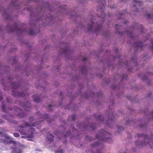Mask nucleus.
Masks as SVG:
<instances>
[{"mask_svg":"<svg viewBox=\"0 0 153 153\" xmlns=\"http://www.w3.org/2000/svg\"><path fill=\"white\" fill-rule=\"evenodd\" d=\"M34 126L33 124H29L26 121L23 122L22 125H20L19 128V131L21 135H26L29 138H32L33 137V132L35 131L34 128H30L28 130L27 133L25 128V127H29L31 126Z\"/></svg>","mask_w":153,"mask_h":153,"instance_id":"1","label":"nucleus"},{"mask_svg":"<svg viewBox=\"0 0 153 153\" xmlns=\"http://www.w3.org/2000/svg\"><path fill=\"white\" fill-rule=\"evenodd\" d=\"M137 136L138 137H143L144 138V141L139 143L138 141L135 143L136 145L138 147H142L145 145H149L152 149H153V136L151 135V137L149 138V137L146 135H144L142 133H137Z\"/></svg>","mask_w":153,"mask_h":153,"instance_id":"2","label":"nucleus"},{"mask_svg":"<svg viewBox=\"0 0 153 153\" xmlns=\"http://www.w3.org/2000/svg\"><path fill=\"white\" fill-rule=\"evenodd\" d=\"M110 134L106 131L105 130H101L99 134H97L96 137L99 141H105L109 143L111 139L109 137Z\"/></svg>","mask_w":153,"mask_h":153,"instance_id":"3","label":"nucleus"},{"mask_svg":"<svg viewBox=\"0 0 153 153\" xmlns=\"http://www.w3.org/2000/svg\"><path fill=\"white\" fill-rule=\"evenodd\" d=\"M3 141L5 143L7 144H9L10 145L12 144L15 147L11 148L12 149L13 151H14L15 148L16 149L20 147V146H18V145L16 144V142L14 141L12 138L9 136L6 135L5 138L3 140Z\"/></svg>","mask_w":153,"mask_h":153,"instance_id":"4","label":"nucleus"},{"mask_svg":"<svg viewBox=\"0 0 153 153\" xmlns=\"http://www.w3.org/2000/svg\"><path fill=\"white\" fill-rule=\"evenodd\" d=\"M7 29L9 32H12L14 31H16L18 33H23L25 31V30L19 28L18 24L16 23L12 27L10 25H9L7 27Z\"/></svg>","mask_w":153,"mask_h":153,"instance_id":"5","label":"nucleus"},{"mask_svg":"<svg viewBox=\"0 0 153 153\" xmlns=\"http://www.w3.org/2000/svg\"><path fill=\"white\" fill-rule=\"evenodd\" d=\"M152 9L151 10V13L150 14L147 12L145 8H141V12L143 13V15L145 16H146L148 18H152V17H153V6L152 8Z\"/></svg>","mask_w":153,"mask_h":153,"instance_id":"6","label":"nucleus"},{"mask_svg":"<svg viewBox=\"0 0 153 153\" xmlns=\"http://www.w3.org/2000/svg\"><path fill=\"white\" fill-rule=\"evenodd\" d=\"M1 12L6 19L9 20L11 19L10 18L11 16L8 14L7 10L4 8H3L2 9L1 11Z\"/></svg>","mask_w":153,"mask_h":153,"instance_id":"7","label":"nucleus"},{"mask_svg":"<svg viewBox=\"0 0 153 153\" xmlns=\"http://www.w3.org/2000/svg\"><path fill=\"white\" fill-rule=\"evenodd\" d=\"M26 95L27 96H28V94L26 92H19L18 91H16L13 93V95L15 97L17 96L24 97Z\"/></svg>","mask_w":153,"mask_h":153,"instance_id":"8","label":"nucleus"},{"mask_svg":"<svg viewBox=\"0 0 153 153\" xmlns=\"http://www.w3.org/2000/svg\"><path fill=\"white\" fill-rule=\"evenodd\" d=\"M132 4L134 7H135L137 5L140 7L142 5L143 3L139 0H133Z\"/></svg>","mask_w":153,"mask_h":153,"instance_id":"9","label":"nucleus"},{"mask_svg":"<svg viewBox=\"0 0 153 153\" xmlns=\"http://www.w3.org/2000/svg\"><path fill=\"white\" fill-rule=\"evenodd\" d=\"M143 45L142 42H134V46L135 47V48L138 50L139 49H140V50H142Z\"/></svg>","mask_w":153,"mask_h":153,"instance_id":"10","label":"nucleus"},{"mask_svg":"<svg viewBox=\"0 0 153 153\" xmlns=\"http://www.w3.org/2000/svg\"><path fill=\"white\" fill-rule=\"evenodd\" d=\"M14 109L15 110V111H16V112L18 114L20 117H24L25 116V115L23 113H22V110H21L20 108H14Z\"/></svg>","mask_w":153,"mask_h":153,"instance_id":"11","label":"nucleus"},{"mask_svg":"<svg viewBox=\"0 0 153 153\" xmlns=\"http://www.w3.org/2000/svg\"><path fill=\"white\" fill-rule=\"evenodd\" d=\"M53 136L52 134L48 133L47 134V139L49 142H51L53 141Z\"/></svg>","mask_w":153,"mask_h":153,"instance_id":"12","label":"nucleus"},{"mask_svg":"<svg viewBox=\"0 0 153 153\" xmlns=\"http://www.w3.org/2000/svg\"><path fill=\"white\" fill-rule=\"evenodd\" d=\"M125 34L130 38V40H134V38L133 33L129 31H126Z\"/></svg>","mask_w":153,"mask_h":153,"instance_id":"13","label":"nucleus"},{"mask_svg":"<svg viewBox=\"0 0 153 153\" xmlns=\"http://www.w3.org/2000/svg\"><path fill=\"white\" fill-rule=\"evenodd\" d=\"M33 100L34 102H39L40 101V98L38 94L34 95L33 96Z\"/></svg>","mask_w":153,"mask_h":153,"instance_id":"14","label":"nucleus"},{"mask_svg":"<svg viewBox=\"0 0 153 153\" xmlns=\"http://www.w3.org/2000/svg\"><path fill=\"white\" fill-rule=\"evenodd\" d=\"M10 5L12 6L15 7L18 6V2L17 0H12L10 3Z\"/></svg>","mask_w":153,"mask_h":153,"instance_id":"15","label":"nucleus"},{"mask_svg":"<svg viewBox=\"0 0 153 153\" xmlns=\"http://www.w3.org/2000/svg\"><path fill=\"white\" fill-rule=\"evenodd\" d=\"M94 117L98 120L101 121H103L104 119L102 115H98L97 114H95L94 115Z\"/></svg>","mask_w":153,"mask_h":153,"instance_id":"16","label":"nucleus"},{"mask_svg":"<svg viewBox=\"0 0 153 153\" xmlns=\"http://www.w3.org/2000/svg\"><path fill=\"white\" fill-rule=\"evenodd\" d=\"M22 150L19 147V148L14 149V151L11 152V153H21Z\"/></svg>","mask_w":153,"mask_h":153,"instance_id":"17","label":"nucleus"},{"mask_svg":"<svg viewBox=\"0 0 153 153\" xmlns=\"http://www.w3.org/2000/svg\"><path fill=\"white\" fill-rule=\"evenodd\" d=\"M81 71L82 73L85 74L87 72V68L84 66H82L81 68Z\"/></svg>","mask_w":153,"mask_h":153,"instance_id":"18","label":"nucleus"},{"mask_svg":"<svg viewBox=\"0 0 153 153\" xmlns=\"http://www.w3.org/2000/svg\"><path fill=\"white\" fill-rule=\"evenodd\" d=\"M12 86L13 88L14 89H16L19 87V84L13 82L12 83Z\"/></svg>","mask_w":153,"mask_h":153,"instance_id":"19","label":"nucleus"},{"mask_svg":"<svg viewBox=\"0 0 153 153\" xmlns=\"http://www.w3.org/2000/svg\"><path fill=\"white\" fill-rule=\"evenodd\" d=\"M41 116L42 117H43L44 119V120H45L47 121L48 119V118L49 115L47 114H45L43 115H42L41 114Z\"/></svg>","mask_w":153,"mask_h":153,"instance_id":"20","label":"nucleus"},{"mask_svg":"<svg viewBox=\"0 0 153 153\" xmlns=\"http://www.w3.org/2000/svg\"><path fill=\"white\" fill-rule=\"evenodd\" d=\"M136 56H134L131 59L132 61H133L134 63V64L135 65H137V60L136 59Z\"/></svg>","mask_w":153,"mask_h":153,"instance_id":"21","label":"nucleus"},{"mask_svg":"<svg viewBox=\"0 0 153 153\" xmlns=\"http://www.w3.org/2000/svg\"><path fill=\"white\" fill-rule=\"evenodd\" d=\"M61 51L62 52V53H67L69 52L68 48H65L62 49Z\"/></svg>","mask_w":153,"mask_h":153,"instance_id":"22","label":"nucleus"},{"mask_svg":"<svg viewBox=\"0 0 153 153\" xmlns=\"http://www.w3.org/2000/svg\"><path fill=\"white\" fill-rule=\"evenodd\" d=\"M23 107V109L25 111H27L30 109L29 107L27 105H24Z\"/></svg>","mask_w":153,"mask_h":153,"instance_id":"23","label":"nucleus"},{"mask_svg":"<svg viewBox=\"0 0 153 153\" xmlns=\"http://www.w3.org/2000/svg\"><path fill=\"white\" fill-rule=\"evenodd\" d=\"M126 12V10L124 13H119V15L120 16H119V18L120 19H122L123 18V16L124 15V13H125Z\"/></svg>","mask_w":153,"mask_h":153,"instance_id":"24","label":"nucleus"},{"mask_svg":"<svg viewBox=\"0 0 153 153\" xmlns=\"http://www.w3.org/2000/svg\"><path fill=\"white\" fill-rule=\"evenodd\" d=\"M140 27V31L142 33H144V30H145L144 29V28L143 26L140 25L139 26Z\"/></svg>","mask_w":153,"mask_h":153,"instance_id":"25","label":"nucleus"},{"mask_svg":"<svg viewBox=\"0 0 153 153\" xmlns=\"http://www.w3.org/2000/svg\"><path fill=\"white\" fill-rule=\"evenodd\" d=\"M100 144V143H99V142L97 143V142H95L93 144H91V145H92V146L93 147H95L97 146L98 145H99Z\"/></svg>","mask_w":153,"mask_h":153,"instance_id":"26","label":"nucleus"},{"mask_svg":"<svg viewBox=\"0 0 153 153\" xmlns=\"http://www.w3.org/2000/svg\"><path fill=\"white\" fill-rule=\"evenodd\" d=\"M29 33L30 35H34L36 33L33 30H30L29 31Z\"/></svg>","mask_w":153,"mask_h":153,"instance_id":"27","label":"nucleus"},{"mask_svg":"<svg viewBox=\"0 0 153 153\" xmlns=\"http://www.w3.org/2000/svg\"><path fill=\"white\" fill-rule=\"evenodd\" d=\"M85 139L86 140H88L89 141H91L92 140V138L91 137L86 136H85Z\"/></svg>","mask_w":153,"mask_h":153,"instance_id":"28","label":"nucleus"},{"mask_svg":"<svg viewBox=\"0 0 153 153\" xmlns=\"http://www.w3.org/2000/svg\"><path fill=\"white\" fill-rule=\"evenodd\" d=\"M2 110L3 111L6 112V111L5 110V106L4 105L3 103L2 104Z\"/></svg>","mask_w":153,"mask_h":153,"instance_id":"29","label":"nucleus"},{"mask_svg":"<svg viewBox=\"0 0 153 153\" xmlns=\"http://www.w3.org/2000/svg\"><path fill=\"white\" fill-rule=\"evenodd\" d=\"M55 153H63V151L61 149L58 150L55 152Z\"/></svg>","mask_w":153,"mask_h":153,"instance_id":"30","label":"nucleus"},{"mask_svg":"<svg viewBox=\"0 0 153 153\" xmlns=\"http://www.w3.org/2000/svg\"><path fill=\"white\" fill-rule=\"evenodd\" d=\"M139 8H136V10L135 12H132V14H137V13L138 12V11H139Z\"/></svg>","mask_w":153,"mask_h":153,"instance_id":"31","label":"nucleus"},{"mask_svg":"<svg viewBox=\"0 0 153 153\" xmlns=\"http://www.w3.org/2000/svg\"><path fill=\"white\" fill-rule=\"evenodd\" d=\"M13 135L16 137H18L20 136L19 134L17 133H15L13 134Z\"/></svg>","mask_w":153,"mask_h":153,"instance_id":"32","label":"nucleus"},{"mask_svg":"<svg viewBox=\"0 0 153 153\" xmlns=\"http://www.w3.org/2000/svg\"><path fill=\"white\" fill-rule=\"evenodd\" d=\"M126 120V123L127 124H130L131 123H130V122H131V121H130V120H128H128L127 119H126V120Z\"/></svg>","mask_w":153,"mask_h":153,"instance_id":"33","label":"nucleus"},{"mask_svg":"<svg viewBox=\"0 0 153 153\" xmlns=\"http://www.w3.org/2000/svg\"><path fill=\"white\" fill-rule=\"evenodd\" d=\"M118 128L120 130H123L124 129L123 128L122 126H118Z\"/></svg>","mask_w":153,"mask_h":153,"instance_id":"34","label":"nucleus"},{"mask_svg":"<svg viewBox=\"0 0 153 153\" xmlns=\"http://www.w3.org/2000/svg\"><path fill=\"white\" fill-rule=\"evenodd\" d=\"M150 47L151 49L153 50V40L152 41V43Z\"/></svg>","mask_w":153,"mask_h":153,"instance_id":"35","label":"nucleus"},{"mask_svg":"<svg viewBox=\"0 0 153 153\" xmlns=\"http://www.w3.org/2000/svg\"><path fill=\"white\" fill-rule=\"evenodd\" d=\"M139 26V24H136L134 26H133V28H137V26Z\"/></svg>","mask_w":153,"mask_h":153,"instance_id":"36","label":"nucleus"},{"mask_svg":"<svg viewBox=\"0 0 153 153\" xmlns=\"http://www.w3.org/2000/svg\"><path fill=\"white\" fill-rule=\"evenodd\" d=\"M126 78L127 76H126L123 75L122 77V79H126Z\"/></svg>","mask_w":153,"mask_h":153,"instance_id":"37","label":"nucleus"},{"mask_svg":"<svg viewBox=\"0 0 153 153\" xmlns=\"http://www.w3.org/2000/svg\"><path fill=\"white\" fill-rule=\"evenodd\" d=\"M146 125L145 124H144V125L142 124L141 125V126L142 128L145 127H146Z\"/></svg>","mask_w":153,"mask_h":153,"instance_id":"38","label":"nucleus"},{"mask_svg":"<svg viewBox=\"0 0 153 153\" xmlns=\"http://www.w3.org/2000/svg\"><path fill=\"white\" fill-rule=\"evenodd\" d=\"M102 93L101 91H100V94H98L97 95L98 97H99L100 96H101L102 95Z\"/></svg>","mask_w":153,"mask_h":153,"instance_id":"39","label":"nucleus"},{"mask_svg":"<svg viewBox=\"0 0 153 153\" xmlns=\"http://www.w3.org/2000/svg\"><path fill=\"white\" fill-rule=\"evenodd\" d=\"M7 101L8 102H11L9 100V99L8 98L7 99Z\"/></svg>","mask_w":153,"mask_h":153,"instance_id":"40","label":"nucleus"},{"mask_svg":"<svg viewBox=\"0 0 153 153\" xmlns=\"http://www.w3.org/2000/svg\"><path fill=\"white\" fill-rule=\"evenodd\" d=\"M52 106L51 105H49V109H51V108L52 107Z\"/></svg>","mask_w":153,"mask_h":153,"instance_id":"41","label":"nucleus"},{"mask_svg":"<svg viewBox=\"0 0 153 153\" xmlns=\"http://www.w3.org/2000/svg\"><path fill=\"white\" fill-rule=\"evenodd\" d=\"M3 27L2 26L0 27V31L2 30Z\"/></svg>","mask_w":153,"mask_h":153,"instance_id":"42","label":"nucleus"},{"mask_svg":"<svg viewBox=\"0 0 153 153\" xmlns=\"http://www.w3.org/2000/svg\"><path fill=\"white\" fill-rule=\"evenodd\" d=\"M86 60H87V59L85 58H84L83 59V61H86Z\"/></svg>","mask_w":153,"mask_h":153,"instance_id":"43","label":"nucleus"},{"mask_svg":"<svg viewBox=\"0 0 153 153\" xmlns=\"http://www.w3.org/2000/svg\"><path fill=\"white\" fill-rule=\"evenodd\" d=\"M101 153L100 152V151H99L97 150L96 153Z\"/></svg>","mask_w":153,"mask_h":153,"instance_id":"44","label":"nucleus"},{"mask_svg":"<svg viewBox=\"0 0 153 153\" xmlns=\"http://www.w3.org/2000/svg\"><path fill=\"white\" fill-rule=\"evenodd\" d=\"M3 99V98L2 97H0V100H1Z\"/></svg>","mask_w":153,"mask_h":153,"instance_id":"45","label":"nucleus"},{"mask_svg":"<svg viewBox=\"0 0 153 153\" xmlns=\"http://www.w3.org/2000/svg\"><path fill=\"white\" fill-rule=\"evenodd\" d=\"M151 114L152 116L153 117V111H152L151 112Z\"/></svg>","mask_w":153,"mask_h":153,"instance_id":"46","label":"nucleus"},{"mask_svg":"<svg viewBox=\"0 0 153 153\" xmlns=\"http://www.w3.org/2000/svg\"><path fill=\"white\" fill-rule=\"evenodd\" d=\"M110 6V7L111 8H114V7H115L114 6Z\"/></svg>","mask_w":153,"mask_h":153,"instance_id":"47","label":"nucleus"},{"mask_svg":"<svg viewBox=\"0 0 153 153\" xmlns=\"http://www.w3.org/2000/svg\"><path fill=\"white\" fill-rule=\"evenodd\" d=\"M153 0H147V1L149 2H151Z\"/></svg>","mask_w":153,"mask_h":153,"instance_id":"48","label":"nucleus"},{"mask_svg":"<svg viewBox=\"0 0 153 153\" xmlns=\"http://www.w3.org/2000/svg\"><path fill=\"white\" fill-rule=\"evenodd\" d=\"M118 26V24H116V29H118V28H117V26Z\"/></svg>","mask_w":153,"mask_h":153,"instance_id":"49","label":"nucleus"},{"mask_svg":"<svg viewBox=\"0 0 153 153\" xmlns=\"http://www.w3.org/2000/svg\"><path fill=\"white\" fill-rule=\"evenodd\" d=\"M2 122V120L1 119H0V124Z\"/></svg>","mask_w":153,"mask_h":153,"instance_id":"50","label":"nucleus"},{"mask_svg":"<svg viewBox=\"0 0 153 153\" xmlns=\"http://www.w3.org/2000/svg\"><path fill=\"white\" fill-rule=\"evenodd\" d=\"M121 1H123L125 2L126 1V0H120Z\"/></svg>","mask_w":153,"mask_h":153,"instance_id":"51","label":"nucleus"},{"mask_svg":"<svg viewBox=\"0 0 153 153\" xmlns=\"http://www.w3.org/2000/svg\"><path fill=\"white\" fill-rule=\"evenodd\" d=\"M127 23V21H125L124 22V23L125 24H126Z\"/></svg>","mask_w":153,"mask_h":153,"instance_id":"52","label":"nucleus"},{"mask_svg":"<svg viewBox=\"0 0 153 153\" xmlns=\"http://www.w3.org/2000/svg\"><path fill=\"white\" fill-rule=\"evenodd\" d=\"M108 3L110 5V1L109 0H108Z\"/></svg>","mask_w":153,"mask_h":153,"instance_id":"53","label":"nucleus"},{"mask_svg":"<svg viewBox=\"0 0 153 153\" xmlns=\"http://www.w3.org/2000/svg\"><path fill=\"white\" fill-rule=\"evenodd\" d=\"M125 65H128V63H125Z\"/></svg>","mask_w":153,"mask_h":153,"instance_id":"54","label":"nucleus"},{"mask_svg":"<svg viewBox=\"0 0 153 153\" xmlns=\"http://www.w3.org/2000/svg\"><path fill=\"white\" fill-rule=\"evenodd\" d=\"M24 137H25V136H22V138H24Z\"/></svg>","mask_w":153,"mask_h":153,"instance_id":"55","label":"nucleus"},{"mask_svg":"<svg viewBox=\"0 0 153 153\" xmlns=\"http://www.w3.org/2000/svg\"><path fill=\"white\" fill-rule=\"evenodd\" d=\"M67 135H65V137H67Z\"/></svg>","mask_w":153,"mask_h":153,"instance_id":"56","label":"nucleus"},{"mask_svg":"<svg viewBox=\"0 0 153 153\" xmlns=\"http://www.w3.org/2000/svg\"><path fill=\"white\" fill-rule=\"evenodd\" d=\"M75 12V15H77V14H76V13L75 12Z\"/></svg>","mask_w":153,"mask_h":153,"instance_id":"57","label":"nucleus"},{"mask_svg":"<svg viewBox=\"0 0 153 153\" xmlns=\"http://www.w3.org/2000/svg\"><path fill=\"white\" fill-rule=\"evenodd\" d=\"M92 129H94V128H92Z\"/></svg>","mask_w":153,"mask_h":153,"instance_id":"58","label":"nucleus"},{"mask_svg":"<svg viewBox=\"0 0 153 153\" xmlns=\"http://www.w3.org/2000/svg\"><path fill=\"white\" fill-rule=\"evenodd\" d=\"M111 120H113V118H111Z\"/></svg>","mask_w":153,"mask_h":153,"instance_id":"59","label":"nucleus"},{"mask_svg":"<svg viewBox=\"0 0 153 153\" xmlns=\"http://www.w3.org/2000/svg\"><path fill=\"white\" fill-rule=\"evenodd\" d=\"M70 133V132H68V133Z\"/></svg>","mask_w":153,"mask_h":153,"instance_id":"60","label":"nucleus"},{"mask_svg":"<svg viewBox=\"0 0 153 153\" xmlns=\"http://www.w3.org/2000/svg\"><path fill=\"white\" fill-rule=\"evenodd\" d=\"M124 153H126V152H124Z\"/></svg>","mask_w":153,"mask_h":153,"instance_id":"61","label":"nucleus"}]
</instances>
